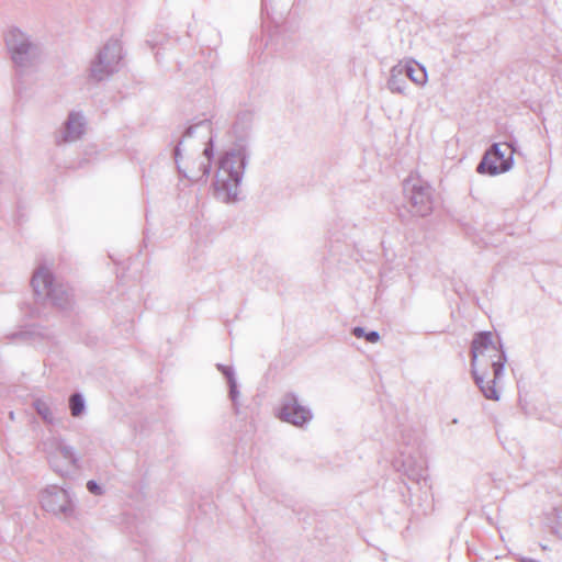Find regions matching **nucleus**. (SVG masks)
Segmentation results:
<instances>
[{
    "mask_svg": "<svg viewBox=\"0 0 562 562\" xmlns=\"http://www.w3.org/2000/svg\"><path fill=\"white\" fill-rule=\"evenodd\" d=\"M471 366L476 384L488 400L499 398L506 357L498 338L490 331L475 335L471 345Z\"/></svg>",
    "mask_w": 562,
    "mask_h": 562,
    "instance_id": "f257e3e1",
    "label": "nucleus"
},
{
    "mask_svg": "<svg viewBox=\"0 0 562 562\" xmlns=\"http://www.w3.org/2000/svg\"><path fill=\"white\" fill-rule=\"evenodd\" d=\"M513 148L509 144H496L487 151L477 167V171L497 175L507 171L512 166Z\"/></svg>",
    "mask_w": 562,
    "mask_h": 562,
    "instance_id": "f03ea898",
    "label": "nucleus"
},
{
    "mask_svg": "<svg viewBox=\"0 0 562 562\" xmlns=\"http://www.w3.org/2000/svg\"><path fill=\"white\" fill-rule=\"evenodd\" d=\"M279 417L295 426H302L310 419V413L294 397H286L280 409Z\"/></svg>",
    "mask_w": 562,
    "mask_h": 562,
    "instance_id": "7ed1b4c3",
    "label": "nucleus"
},
{
    "mask_svg": "<svg viewBox=\"0 0 562 562\" xmlns=\"http://www.w3.org/2000/svg\"><path fill=\"white\" fill-rule=\"evenodd\" d=\"M412 203H413V206L415 207V212L417 214H419V215L426 214L430 210L429 193L424 189H419L412 196Z\"/></svg>",
    "mask_w": 562,
    "mask_h": 562,
    "instance_id": "20e7f679",
    "label": "nucleus"
},
{
    "mask_svg": "<svg viewBox=\"0 0 562 562\" xmlns=\"http://www.w3.org/2000/svg\"><path fill=\"white\" fill-rule=\"evenodd\" d=\"M52 274L46 269H40L32 278V285L36 292L45 291L52 285Z\"/></svg>",
    "mask_w": 562,
    "mask_h": 562,
    "instance_id": "39448f33",
    "label": "nucleus"
},
{
    "mask_svg": "<svg viewBox=\"0 0 562 562\" xmlns=\"http://www.w3.org/2000/svg\"><path fill=\"white\" fill-rule=\"evenodd\" d=\"M243 158L237 154L227 155L222 161V168L226 171H229L235 165H237L238 169L232 173V178L235 182L239 180L240 171L243 168Z\"/></svg>",
    "mask_w": 562,
    "mask_h": 562,
    "instance_id": "423d86ee",
    "label": "nucleus"
},
{
    "mask_svg": "<svg viewBox=\"0 0 562 562\" xmlns=\"http://www.w3.org/2000/svg\"><path fill=\"white\" fill-rule=\"evenodd\" d=\"M407 76L412 79V81L422 85L426 81L427 75L424 68L419 65H408L406 68Z\"/></svg>",
    "mask_w": 562,
    "mask_h": 562,
    "instance_id": "0eeeda50",
    "label": "nucleus"
},
{
    "mask_svg": "<svg viewBox=\"0 0 562 562\" xmlns=\"http://www.w3.org/2000/svg\"><path fill=\"white\" fill-rule=\"evenodd\" d=\"M8 45L11 49L12 57L14 60H18V56H21L22 54H27L31 49V45L25 43L24 41L18 43L15 40H9Z\"/></svg>",
    "mask_w": 562,
    "mask_h": 562,
    "instance_id": "6e6552de",
    "label": "nucleus"
},
{
    "mask_svg": "<svg viewBox=\"0 0 562 562\" xmlns=\"http://www.w3.org/2000/svg\"><path fill=\"white\" fill-rule=\"evenodd\" d=\"M72 416H79L83 411V402L80 395L74 394L69 400Z\"/></svg>",
    "mask_w": 562,
    "mask_h": 562,
    "instance_id": "1a4fd4ad",
    "label": "nucleus"
},
{
    "mask_svg": "<svg viewBox=\"0 0 562 562\" xmlns=\"http://www.w3.org/2000/svg\"><path fill=\"white\" fill-rule=\"evenodd\" d=\"M75 126L81 127V124L77 119L71 117L67 124L66 140H72L80 134V132H78L76 134L72 133V127H75Z\"/></svg>",
    "mask_w": 562,
    "mask_h": 562,
    "instance_id": "9d476101",
    "label": "nucleus"
},
{
    "mask_svg": "<svg viewBox=\"0 0 562 562\" xmlns=\"http://www.w3.org/2000/svg\"><path fill=\"white\" fill-rule=\"evenodd\" d=\"M37 412L43 415L45 418H47L49 412L48 408L45 406L44 403H37L36 405Z\"/></svg>",
    "mask_w": 562,
    "mask_h": 562,
    "instance_id": "9b49d317",
    "label": "nucleus"
},
{
    "mask_svg": "<svg viewBox=\"0 0 562 562\" xmlns=\"http://www.w3.org/2000/svg\"><path fill=\"white\" fill-rule=\"evenodd\" d=\"M88 490L93 494H100V487L93 481H89L87 484Z\"/></svg>",
    "mask_w": 562,
    "mask_h": 562,
    "instance_id": "f8f14e48",
    "label": "nucleus"
},
{
    "mask_svg": "<svg viewBox=\"0 0 562 562\" xmlns=\"http://www.w3.org/2000/svg\"><path fill=\"white\" fill-rule=\"evenodd\" d=\"M366 339L369 341V342H376L379 339H380V336L376 331H371L369 334L366 335Z\"/></svg>",
    "mask_w": 562,
    "mask_h": 562,
    "instance_id": "ddd939ff",
    "label": "nucleus"
},
{
    "mask_svg": "<svg viewBox=\"0 0 562 562\" xmlns=\"http://www.w3.org/2000/svg\"><path fill=\"white\" fill-rule=\"evenodd\" d=\"M353 335H355L356 337H358V338H361V337H363V336L366 337V335H364V330H363L361 327H356V328L353 329Z\"/></svg>",
    "mask_w": 562,
    "mask_h": 562,
    "instance_id": "4468645a",
    "label": "nucleus"
},
{
    "mask_svg": "<svg viewBox=\"0 0 562 562\" xmlns=\"http://www.w3.org/2000/svg\"><path fill=\"white\" fill-rule=\"evenodd\" d=\"M204 154L207 156V158H210L211 154H210V150L207 148L204 150Z\"/></svg>",
    "mask_w": 562,
    "mask_h": 562,
    "instance_id": "2eb2a0df",
    "label": "nucleus"
}]
</instances>
